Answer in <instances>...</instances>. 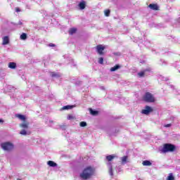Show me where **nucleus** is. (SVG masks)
<instances>
[{
	"label": "nucleus",
	"instance_id": "b1692460",
	"mask_svg": "<svg viewBox=\"0 0 180 180\" xmlns=\"http://www.w3.org/2000/svg\"><path fill=\"white\" fill-rule=\"evenodd\" d=\"M20 134H21L22 136H27V131H26V129H22L20 131Z\"/></svg>",
	"mask_w": 180,
	"mask_h": 180
},
{
	"label": "nucleus",
	"instance_id": "7ed1b4c3",
	"mask_svg": "<svg viewBox=\"0 0 180 180\" xmlns=\"http://www.w3.org/2000/svg\"><path fill=\"white\" fill-rule=\"evenodd\" d=\"M175 151V146L171 143H165L162 148V153H172Z\"/></svg>",
	"mask_w": 180,
	"mask_h": 180
},
{
	"label": "nucleus",
	"instance_id": "dca6fc26",
	"mask_svg": "<svg viewBox=\"0 0 180 180\" xmlns=\"http://www.w3.org/2000/svg\"><path fill=\"white\" fill-rule=\"evenodd\" d=\"M51 76L52 77V78H58L61 77V75H60L59 73H56L54 72H52L51 73Z\"/></svg>",
	"mask_w": 180,
	"mask_h": 180
},
{
	"label": "nucleus",
	"instance_id": "f704fd0d",
	"mask_svg": "<svg viewBox=\"0 0 180 180\" xmlns=\"http://www.w3.org/2000/svg\"><path fill=\"white\" fill-rule=\"evenodd\" d=\"M15 25H16V26H18V25H22V22L19 21L18 23V24H15Z\"/></svg>",
	"mask_w": 180,
	"mask_h": 180
},
{
	"label": "nucleus",
	"instance_id": "2eb2a0df",
	"mask_svg": "<svg viewBox=\"0 0 180 180\" xmlns=\"http://www.w3.org/2000/svg\"><path fill=\"white\" fill-rule=\"evenodd\" d=\"M142 165L144 167H150V165H153V163H151V162H150L149 160H145L142 162Z\"/></svg>",
	"mask_w": 180,
	"mask_h": 180
},
{
	"label": "nucleus",
	"instance_id": "e433bc0d",
	"mask_svg": "<svg viewBox=\"0 0 180 180\" xmlns=\"http://www.w3.org/2000/svg\"><path fill=\"white\" fill-rule=\"evenodd\" d=\"M0 123H4V120H2V119H0Z\"/></svg>",
	"mask_w": 180,
	"mask_h": 180
},
{
	"label": "nucleus",
	"instance_id": "c85d7f7f",
	"mask_svg": "<svg viewBox=\"0 0 180 180\" xmlns=\"http://www.w3.org/2000/svg\"><path fill=\"white\" fill-rule=\"evenodd\" d=\"M72 119H74V117L72 115H70L68 116V120H72Z\"/></svg>",
	"mask_w": 180,
	"mask_h": 180
},
{
	"label": "nucleus",
	"instance_id": "6e6552de",
	"mask_svg": "<svg viewBox=\"0 0 180 180\" xmlns=\"http://www.w3.org/2000/svg\"><path fill=\"white\" fill-rule=\"evenodd\" d=\"M150 68L146 69L143 71L139 72L138 73V76L139 78H143V77H146V75H147V72H150Z\"/></svg>",
	"mask_w": 180,
	"mask_h": 180
},
{
	"label": "nucleus",
	"instance_id": "cd10ccee",
	"mask_svg": "<svg viewBox=\"0 0 180 180\" xmlns=\"http://www.w3.org/2000/svg\"><path fill=\"white\" fill-rule=\"evenodd\" d=\"M98 63L99 64H103V58H98Z\"/></svg>",
	"mask_w": 180,
	"mask_h": 180
},
{
	"label": "nucleus",
	"instance_id": "1a4fd4ad",
	"mask_svg": "<svg viewBox=\"0 0 180 180\" xmlns=\"http://www.w3.org/2000/svg\"><path fill=\"white\" fill-rule=\"evenodd\" d=\"M120 160H121L122 165H126V164H127V162H129V157L123 156V157L120 158Z\"/></svg>",
	"mask_w": 180,
	"mask_h": 180
},
{
	"label": "nucleus",
	"instance_id": "20e7f679",
	"mask_svg": "<svg viewBox=\"0 0 180 180\" xmlns=\"http://www.w3.org/2000/svg\"><path fill=\"white\" fill-rule=\"evenodd\" d=\"M1 148H3L4 151H12V150L15 148V146L11 142H4L1 143Z\"/></svg>",
	"mask_w": 180,
	"mask_h": 180
},
{
	"label": "nucleus",
	"instance_id": "bb28decb",
	"mask_svg": "<svg viewBox=\"0 0 180 180\" xmlns=\"http://www.w3.org/2000/svg\"><path fill=\"white\" fill-rule=\"evenodd\" d=\"M80 127H86V122H81L80 124H79Z\"/></svg>",
	"mask_w": 180,
	"mask_h": 180
},
{
	"label": "nucleus",
	"instance_id": "f8f14e48",
	"mask_svg": "<svg viewBox=\"0 0 180 180\" xmlns=\"http://www.w3.org/2000/svg\"><path fill=\"white\" fill-rule=\"evenodd\" d=\"M3 46H6V44H9V37H4L3 38Z\"/></svg>",
	"mask_w": 180,
	"mask_h": 180
},
{
	"label": "nucleus",
	"instance_id": "393cba45",
	"mask_svg": "<svg viewBox=\"0 0 180 180\" xmlns=\"http://www.w3.org/2000/svg\"><path fill=\"white\" fill-rule=\"evenodd\" d=\"M90 113L95 116V115H98V111L92 110V108H90Z\"/></svg>",
	"mask_w": 180,
	"mask_h": 180
},
{
	"label": "nucleus",
	"instance_id": "f3484780",
	"mask_svg": "<svg viewBox=\"0 0 180 180\" xmlns=\"http://www.w3.org/2000/svg\"><path fill=\"white\" fill-rule=\"evenodd\" d=\"M72 108H74L72 105H65L62 108L61 110H70V109H72Z\"/></svg>",
	"mask_w": 180,
	"mask_h": 180
},
{
	"label": "nucleus",
	"instance_id": "4be33fe9",
	"mask_svg": "<svg viewBox=\"0 0 180 180\" xmlns=\"http://www.w3.org/2000/svg\"><path fill=\"white\" fill-rule=\"evenodd\" d=\"M16 117H18V119H20V120H26V117H25V115H17Z\"/></svg>",
	"mask_w": 180,
	"mask_h": 180
},
{
	"label": "nucleus",
	"instance_id": "ddd939ff",
	"mask_svg": "<svg viewBox=\"0 0 180 180\" xmlns=\"http://www.w3.org/2000/svg\"><path fill=\"white\" fill-rule=\"evenodd\" d=\"M8 68H11V70H15V68H16V63L10 62L8 63Z\"/></svg>",
	"mask_w": 180,
	"mask_h": 180
},
{
	"label": "nucleus",
	"instance_id": "c756f323",
	"mask_svg": "<svg viewBox=\"0 0 180 180\" xmlns=\"http://www.w3.org/2000/svg\"><path fill=\"white\" fill-rule=\"evenodd\" d=\"M117 172H121L122 168L120 167H118L117 168Z\"/></svg>",
	"mask_w": 180,
	"mask_h": 180
},
{
	"label": "nucleus",
	"instance_id": "0eeeda50",
	"mask_svg": "<svg viewBox=\"0 0 180 180\" xmlns=\"http://www.w3.org/2000/svg\"><path fill=\"white\" fill-rule=\"evenodd\" d=\"M96 51L100 56H103V50H105V46L103 45H98L96 46Z\"/></svg>",
	"mask_w": 180,
	"mask_h": 180
},
{
	"label": "nucleus",
	"instance_id": "6ab92c4d",
	"mask_svg": "<svg viewBox=\"0 0 180 180\" xmlns=\"http://www.w3.org/2000/svg\"><path fill=\"white\" fill-rule=\"evenodd\" d=\"M79 8L81 10L85 9V1H82L79 4Z\"/></svg>",
	"mask_w": 180,
	"mask_h": 180
},
{
	"label": "nucleus",
	"instance_id": "2f4dec72",
	"mask_svg": "<svg viewBox=\"0 0 180 180\" xmlns=\"http://www.w3.org/2000/svg\"><path fill=\"white\" fill-rule=\"evenodd\" d=\"M56 45L54 44H49V47H55Z\"/></svg>",
	"mask_w": 180,
	"mask_h": 180
},
{
	"label": "nucleus",
	"instance_id": "473e14b6",
	"mask_svg": "<svg viewBox=\"0 0 180 180\" xmlns=\"http://www.w3.org/2000/svg\"><path fill=\"white\" fill-rule=\"evenodd\" d=\"M165 127H171V124H165Z\"/></svg>",
	"mask_w": 180,
	"mask_h": 180
},
{
	"label": "nucleus",
	"instance_id": "7c9ffc66",
	"mask_svg": "<svg viewBox=\"0 0 180 180\" xmlns=\"http://www.w3.org/2000/svg\"><path fill=\"white\" fill-rule=\"evenodd\" d=\"M160 61H163L164 63H160V65H165V64H167L165 60H160Z\"/></svg>",
	"mask_w": 180,
	"mask_h": 180
},
{
	"label": "nucleus",
	"instance_id": "4468645a",
	"mask_svg": "<svg viewBox=\"0 0 180 180\" xmlns=\"http://www.w3.org/2000/svg\"><path fill=\"white\" fill-rule=\"evenodd\" d=\"M148 7L153 11H158V6L157 4H149Z\"/></svg>",
	"mask_w": 180,
	"mask_h": 180
},
{
	"label": "nucleus",
	"instance_id": "9d476101",
	"mask_svg": "<svg viewBox=\"0 0 180 180\" xmlns=\"http://www.w3.org/2000/svg\"><path fill=\"white\" fill-rule=\"evenodd\" d=\"M20 127L24 130H27L29 129V122H24L22 124H20Z\"/></svg>",
	"mask_w": 180,
	"mask_h": 180
},
{
	"label": "nucleus",
	"instance_id": "f03ea898",
	"mask_svg": "<svg viewBox=\"0 0 180 180\" xmlns=\"http://www.w3.org/2000/svg\"><path fill=\"white\" fill-rule=\"evenodd\" d=\"M115 158V155H110L106 156V160L107 161H108V162H106V165L108 167V174L109 175H110V176H113V162H112V160H113Z\"/></svg>",
	"mask_w": 180,
	"mask_h": 180
},
{
	"label": "nucleus",
	"instance_id": "aec40b11",
	"mask_svg": "<svg viewBox=\"0 0 180 180\" xmlns=\"http://www.w3.org/2000/svg\"><path fill=\"white\" fill-rule=\"evenodd\" d=\"M77 32V30L75 28H71L70 30H69V34H75V33Z\"/></svg>",
	"mask_w": 180,
	"mask_h": 180
},
{
	"label": "nucleus",
	"instance_id": "58836bf2",
	"mask_svg": "<svg viewBox=\"0 0 180 180\" xmlns=\"http://www.w3.org/2000/svg\"><path fill=\"white\" fill-rule=\"evenodd\" d=\"M115 56H117V53H114Z\"/></svg>",
	"mask_w": 180,
	"mask_h": 180
},
{
	"label": "nucleus",
	"instance_id": "412c9836",
	"mask_svg": "<svg viewBox=\"0 0 180 180\" xmlns=\"http://www.w3.org/2000/svg\"><path fill=\"white\" fill-rule=\"evenodd\" d=\"M20 39L21 40H26V39H27V34H26V33H22L20 35Z\"/></svg>",
	"mask_w": 180,
	"mask_h": 180
},
{
	"label": "nucleus",
	"instance_id": "5701e85b",
	"mask_svg": "<svg viewBox=\"0 0 180 180\" xmlns=\"http://www.w3.org/2000/svg\"><path fill=\"white\" fill-rule=\"evenodd\" d=\"M174 179H175V177H174V175L172 174V173H170L166 180H174Z\"/></svg>",
	"mask_w": 180,
	"mask_h": 180
},
{
	"label": "nucleus",
	"instance_id": "9b49d317",
	"mask_svg": "<svg viewBox=\"0 0 180 180\" xmlns=\"http://www.w3.org/2000/svg\"><path fill=\"white\" fill-rule=\"evenodd\" d=\"M47 165H48L49 167H52L53 168H56V167H58L57 163H56L54 161H52V160L48 161V162H47Z\"/></svg>",
	"mask_w": 180,
	"mask_h": 180
},
{
	"label": "nucleus",
	"instance_id": "a878e982",
	"mask_svg": "<svg viewBox=\"0 0 180 180\" xmlns=\"http://www.w3.org/2000/svg\"><path fill=\"white\" fill-rule=\"evenodd\" d=\"M104 13H105V16H109V15H110V10H105L104 11Z\"/></svg>",
	"mask_w": 180,
	"mask_h": 180
},
{
	"label": "nucleus",
	"instance_id": "72a5a7b5",
	"mask_svg": "<svg viewBox=\"0 0 180 180\" xmlns=\"http://www.w3.org/2000/svg\"><path fill=\"white\" fill-rule=\"evenodd\" d=\"M15 12H20V8H15Z\"/></svg>",
	"mask_w": 180,
	"mask_h": 180
},
{
	"label": "nucleus",
	"instance_id": "423d86ee",
	"mask_svg": "<svg viewBox=\"0 0 180 180\" xmlns=\"http://www.w3.org/2000/svg\"><path fill=\"white\" fill-rule=\"evenodd\" d=\"M153 108H151V107H150V106H148V105H146V107H145V109H143V110H141V113L143 114V115H150V113H151V112H153Z\"/></svg>",
	"mask_w": 180,
	"mask_h": 180
},
{
	"label": "nucleus",
	"instance_id": "a211bd4d",
	"mask_svg": "<svg viewBox=\"0 0 180 180\" xmlns=\"http://www.w3.org/2000/svg\"><path fill=\"white\" fill-rule=\"evenodd\" d=\"M119 68H120V65H116L115 66L110 68V71L111 72H113L115 71H117V70H119Z\"/></svg>",
	"mask_w": 180,
	"mask_h": 180
},
{
	"label": "nucleus",
	"instance_id": "39448f33",
	"mask_svg": "<svg viewBox=\"0 0 180 180\" xmlns=\"http://www.w3.org/2000/svg\"><path fill=\"white\" fill-rule=\"evenodd\" d=\"M143 100L145 101V102H155V98H154V96H153V94H150V92H147L143 96Z\"/></svg>",
	"mask_w": 180,
	"mask_h": 180
},
{
	"label": "nucleus",
	"instance_id": "c9c22d12",
	"mask_svg": "<svg viewBox=\"0 0 180 180\" xmlns=\"http://www.w3.org/2000/svg\"><path fill=\"white\" fill-rule=\"evenodd\" d=\"M101 89L105 90V87L104 86H101Z\"/></svg>",
	"mask_w": 180,
	"mask_h": 180
},
{
	"label": "nucleus",
	"instance_id": "4c0bfd02",
	"mask_svg": "<svg viewBox=\"0 0 180 180\" xmlns=\"http://www.w3.org/2000/svg\"><path fill=\"white\" fill-rule=\"evenodd\" d=\"M49 122H50V123H53V121H49Z\"/></svg>",
	"mask_w": 180,
	"mask_h": 180
},
{
	"label": "nucleus",
	"instance_id": "f257e3e1",
	"mask_svg": "<svg viewBox=\"0 0 180 180\" xmlns=\"http://www.w3.org/2000/svg\"><path fill=\"white\" fill-rule=\"evenodd\" d=\"M95 167L89 166L85 167L83 171L79 174V178L82 180L91 179L95 175Z\"/></svg>",
	"mask_w": 180,
	"mask_h": 180
}]
</instances>
